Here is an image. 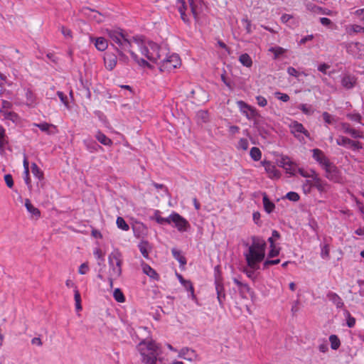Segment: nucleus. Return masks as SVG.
Here are the masks:
<instances>
[{"label":"nucleus","mask_w":364,"mask_h":364,"mask_svg":"<svg viewBox=\"0 0 364 364\" xmlns=\"http://www.w3.org/2000/svg\"><path fill=\"white\" fill-rule=\"evenodd\" d=\"M136 46L141 53L147 58L149 60L157 63L161 60L164 55L166 54L167 49L165 47H161L154 42L146 43L143 36H131L121 28L115 29V50L117 55L115 58L124 63L128 61L129 54L132 58L139 65L145 67L149 66V63L144 59H139L133 50Z\"/></svg>","instance_id":"f257e3e1"},{"label":"nucleus","mask_w":364,"mask_h":364,"mask_svg":"<svg viewBox=\"0 0 364 364\" xmlns=\"http://www.w3.org/2000/svg\"><path fill=\"white\" fill-rule=\"evenodd\" d=\"M247 248L243 252L247 266L252 269H259V264L264 261L267 243L264 240L258 236L251 237V243L243 242Z\"/></svg>","instance_id":"f03ea898"},{"label":"nucleus","mask_w":364,"mask_h":364,"mask_svg":"<svg viewBox=\"0 0 364 364\" xmlns=\"http://www.w3.org/2000/svg\"><path fill=\"white\" fill-rule=\"evenodd\" d=\"M137 349L141 357V362L144 364H156L157 358L161 353L159 345L154 341H141Z\"/></svg>","instance_id":"7ed1b4c3"},{"label":"nucleus","mask_w":364,"mask_h":364,"mask_svg":"<svg viewBox=\"0 0 364 364\" xmlns=\"http://www.w3.org/2000/svg\"><path fill=\"white\" fill-rule=\"evenodd\" d=\"M181 64V61L179 55L175 53L168 55L167 50L166 54L164 55L161 60L159 62V68L161 71L171 72L179 67Z\"/></svg>","instance_id":"20e7f679"},{"label":"nucleus","mask_w":364,"mask_h":364,"mask_svg":"<svg viewBox=\"0 0 364 364\" xmlns=\"http://www.w3.org/2000/svg\"><path fill=\"white\" fill-rule=\"evenodd\" d=\"M311 178L306 180L303 184V190L306 194L309 193L312 188H316L321 193L326 191L327 183L319 178L318 173Z\"/></svg>","instance_id":"39448f33"},{"label":"nucleus","mask_w":364,"mask_h":364,"mask_svg":"<svg viewBox=\"0 0 364 364\" xmlns=\"http://www.w3.org/2000/svg\"><path fill=\"white\" fill-rule=\"evenodd\" d=\"M171 224H173V227L176 228L179 232H186L191 228L189 222L180 214L176 212H173L170 215Z\"/></svg>","instance_id":"423d86ee"},{"label":"nucleus","mask_w":364,"mask_h":364,"mask_svg":"<svg viewBox=\"0 0 364 364\" xmlns=\"http://www.w3.org/2000/svg\"><path fill=\"white\" fill-rule=\"evenodd\" d=\"M279 166L282 167L287 173L294 176L298 168L296 163L294 162L289 156H282L279 160Z\"/></svg>","instance_id":"0eeeda50"},{"label":"nucleus","mask_w":364,"mask_h":364,"mask_svg":"<svg viewBox=\"0 0 364 364\" xmlns=\"http://www.w3.org/2000/svg\"><path fill=\"white\" fill-rule=\"evenodd\" d=\"M236 103L240 112L242 113L248 119H253L258 115L257 109L244 101L240 100Z\"/></svg>","instance_id":"6e6552de"},{"label":"nucleus","mask_w":364,"mask_h":364,"mask_svg":"<svg viewBox=\"0 0 364 364\" xmlns=\"http://www.w3.org/2000/svg\"><path fill=\"white\" fill-rule=\"evenodd\" d=\"M347 51L356 58L364 60V44L359 42L350 43L347 46Z\"/></svg>","instance_id":"1a4fd4ad"},{"label":"nucleus","mask_w":364,"mask_h":364,"mask_svg":"<svg viewBox=\"0 0 364 364\" xmlns=\"http://www.w3.org/2000/svg\"><path fill=\"white\" fill-rule=\"evenodd\" d=\"M215 290L217 299L220 306H223V302L225 299V293L220 276H216L215 279Z\"/></svg>","instance_id":"9d476101"},{"label":"nucleus","mask_w":364,"mask_h":364,"mask_svg":"<svg viewBox=\"0 0 364 364\" xmlns=\"http://www.w3.org/2000/svg\"><path fill=\"white\" fill-rule=\"evenodd\" d=\"M336 144L339 146H350L353 150H359L363 148L362 144L358 141H353L346 136H339L336 139Z\"/></svg>","instance_id":"9b49d317"},{"label":"nucleus","mask_w":364,"mask_h":364,"mask_svg":"<svg viewBox=\"0 0 364 364\" xmlns=\"http://www.w3.org/2000/svg\"><path fill=\"white\" fill-rule=\"evenodd\" d=\"M323 169L326 172V177L333 182H338L340 179L339 171L337 167L332 164L329 163Z\"/></svg>","instance_id":"f8f14e48"},{"label":"nucleus","mask_w":364,"mask_h":364,"mask_svg":"<svg viewBox=\"0 0 364 364\" xmlns=\"http://www.w3.org/2000/svg\"><path fill=\"white\" fill-rule=\"evenodd\" d=\"M312 153L314 159L316 161L322 166L323 168L329 163H331L328 157L321 149H314L312 150Z\"/></svg>","instance_id":"ddd939ff"},{"label":"nucleus","mask_w":364,"mask_h":364,"mask_svg":"<svg viewBox=\"0 0 364 364\" xmlns=\"http://www.w3.org/2000/svg\"><path fill=\"white\" fill-rule=\"evenodd\" d=\"M1 105L0 112L2 115L7 119L14 121L17 118V115L16 113L10 111L12 104L7 100H2Z\"/></svg>","instance_id":"4468645a"},{"label":"nucleus","mask_w":364,"mask_h":364,"mask_svg":"<svg viewBox=\"0 0 364 364\" xmlns=\"http://www.w3.org/2000/svg\"><path fill=\"white\" fill-rule=\"evenodd\" d=\"M265 171L268 174L269 178L272 179H278L280 178V171L277 167L269 161H264L263 163Z\"/></svg>","instance_id":"2eb2a0df"},{"label":"nucleus","mask_w":364,"mask_h":364,"mask_svg":"<svg viewBox=\"0 0 364 364\" xmlns=\"http://www.w3.org/2000/svg\"><path fill=\"white\" fill-rule=\"evenodd\" d=\"M23 92L26 97L25 104L28 107H35L38 104L37 97L35 93L30 88H24Z\"/></svg>","instance_id":"dca6fc26"},{"label":"nucleus","mask_w":364,"mask_h":364,"mask_svg":"<svg viewBox=\"0 0 364 364\" xmlns=\"http://www.w3.org/2000/svg\"><path fill=\"white\" fill-rule=\"evenodd\" d=\"M291 132L298 137L299 134H304L306 136L309 137V132L304 128L302 124L298 122H293L290 125Z\"/></svg>","instance_id":"f3484780"},{"label":"nucleus","mask_w":364,"mask_h":364,"mask_svg":"<svg viewBox=\"0 0 364 364\" xmlns=\"http://www.w3.org/2000/svg\"><path fill=\"white\" fill-rule=\"evenodd\" d=\"M33 126L39 128L42 132H46L49 135H53L58 132V129L56 126L47 122H43L39 124L33 123Z\"/></svg>","instance_id":"a211bd4d"},{"label":"nucleus","mask_w":364,"mask_h":364,"mask_svg":"<svg viewBox=\"0 0 364 364\" xmlns=\"http://www.w3.org/2000/svg\"><path fill=\"white\" fill-rule=\"evenodd\" d=\"M81 12L84 16L91 20H94L98 23L102 21V16L95 10L91 9L88 7H84L82 9Z\"/></svg>","instance_id":"6ab92c4d"},{"label":"nucleus","mask_w":364,"mask_h":364,"mask_svg":"<svg viewBox=\"0 0 364 364\" xmlns=\"http://www.w3.org/2000/svg\"><path fill=\"white\" fill-rule=\"evenodd\" d=\"M98 278L101 280V282L98 283V285L102 291L112 290L113 280L110 277H105L102 274L100 273L98 274Z\"/></svg>","instance_id":"aec40b11"},{"label":"nucleus","mask_w":364,"mask_h":364,"mask_svg":"<svg viewBox=\"0 0 364 364\" xmlns=\"http://www.w3.org/2000/svg\"><path fill=\"white\" fill-rule=\"evenodd\" d=\"M176 5L183 21L186 23H189V18L186 14V11L187 10V4L185 0H176Z\"/></svg>","instance_id":"412c9836"},{"label":"nucleus","mask_w":364,"mask_h":364,"mask_svg":"<svg viewBox=\"0 0 364 364\" xmlns=\"http://www.w3.org/2000/svg\"><path fill=\"white\" fill-rule=\"evenodd\" d=\"M178 357L189 361H193L196 359L197 354L195 350L192 349L183 348L178 352Z\"/></svg>","instance_id":"4be33fe9"},{"label":"nucleus","mask_w":364,"mask_h":364,"mask_svg":"<svg viewBox=\"0 0 364 364\" xmlns=\"http://www.w3.org/2000/svg\"><path fill=\"white\" fill-rule=\"evenodd\" d=\"M357 79L350 75H346L341 78V85L347 90L352 89L355 85Z\"/></svg>","instance_id":"5701e85b"},{"label":"nucleus","mask_w":364,"mask_h":364,"mask_svg":"<svg viewBox=\"0 0 364 364\" xmlns=\"http://www.w3.org/2000/svg\"><path fill=\"white\" fill-rule=\"evenodd\" d=\"M141 267H142V271L145 274L149 276L150 278L154 279L156 280H159V274L156 273V272L153 268L151 267L150 265L143 262L141 264Z\"/></svg>","instance_id":"b1692460"},{"label":"nucleus","mask_w":364,"mask_h":364,"mask_svg":"<svg viewBox=\"0 0 364 364\" xmlns=\"http://www.w3.org/2000/svg\"><path fill=\"white\" fill-rule=\"evenodd\" d=\"M25 207H26V210H28V212L31 215V217H33L36 219L40 218V216H41L40 210L31 204L29 199L25 200Z\"/></svg>","instance_id":"393cba45"},{"label":"nucleus","mask_w":364,"mask_h":364,"mask_svg":"<svg viewBox=\"0 0 364 364\" xmlns=\"http://www.w3.org/2000/svg\"><path fill=\"white\" fill-rule=\"evenodd\" d=\"M327 297L336 306L337 308H342L344 306L341 298L336 293L329 292L327 294Z\"/></svg>","instance_id":"a878e982"},{"label":"nucleus","mask_w":364,"mask_h":364,"mask_svg":"<svg viewBox=\"0 0 364 364\" xmlns=\"http://www.w3.org/2000/svg\"><path fill=\"white\" fill-rule=\"evenodd\" d=\"M262 201H263V205H264V210L267 213H272L274 210V209L275 208V205L274 203H272V201L269 200V199L266 193L263 194Z\"/></svg>","instance_id":"bb28decb"},{"label":"nucleus","mask_w":364,"mask_h":364,"mask_svg":"<svg viewBox=\"0 0 364 364\" xmlns=\"http://www.w3.org/2000/svg\"><path fill=\"white\" fill-rule=\"evenodd\" d=\"M31 172L33 175L38 178L39 181H41L44 178V174L42 170L37 166L36 163H33L31 164Z\"/></svg>","instance_id":"cd10ccee"},{"label":"nucleus","mask_w":364,"mask_h":364,"mask_svg":"<svg viewBox=\"0 0 364 364\" xmlns=\"http://www.w3.org/2000/svg\"><path fill=\"white\" fill-rule=\"evenodd\" d=\"M240 63L247 67L250 68L252 65V60L247 53H243L239 57Z\"/></svg>","instance_id":"c85d7f7f"},{"label":"nucleus","mask_w":364,"mask_h":364,"mask_svg":"<svg viewBox=\"0 0 364 364\" xmlns=\"http://www.w3.org/2000/svg\"><path fill=\"white\" fill-rule=\"evenodd\" d=\"M346 31L348 34L364 33V27L357 24L349 25L346 28Z\"/></svg>","instance_id":"c756f323"},{"label":"nucleus","mask_w":364,"mask_h":364,"mask_svg":"<svg viewBox=\"0 0 364 364\" xmlns=\"http://www.w3.org/2000/svg\"><path fill=\"white\" fill-rule=\"evenodd\" d=\"M281 21L283 23H289V26H296L298 24V22L294 19V16L287 14H284L282 16Z\"/></svg>","instance_id":"7c9ffc66"},{"label":"nucleus","mask_w":364,"mask_h":364,"mask_svg":"<svg viewBox=\"0 0 364 364\" xmlns=\"http://www.w3.org/2000/svg\"><path fill=\"white\" fill-rule=\"evenodd\" d=\"M173 257L179 262V263L182 265H185L186 264V259L184 256H183L181 252L175 248L171 250Z\"/></svg>","instance_id":"2f4dec72"},{"label":"nucleus","mask_w":364,"mask_h":364,"mask_svg":"<svg viewBox=\"0 0 364 364\" xmlns=\"http://www.w3.org/2000/svg\"><path fill=\"white\" fill-rule=\"evenodd\" d=\"M95 47L99 50H105L107 48V40L104 38H97L95 41Z\"/></svg>","instance_id":"473e14b6"},{"label":"nucleus","mask_w":364,"mask_h":364,"mask_svg":"<svg viewBox=\"0 0 364 364\" xmlns=\"http://www.w3.org/2000/svg\"><path fill=\"white\" fill-rule=\"evenodd\" d=\"M329 341L331 343V348L333 350H337L341 346V341L336 335H331L329 336Z\"/></svg>","instance_id":"72a5a7b5"},{"label":"nucleus","mask_w":364,"mask_h":364,"mask_svg":"<svg viewBox=\"0 0 364 364\" xmlns=\"http://www.w3.org/2000/svg\"><path fill=\"white\" fill-rule=\"evenodd\" d=\"M250 155L255 161H258L261 159L262 152L257 147H252L250 149Z\"/></svg>","instance_id":"f704fd0d"},{"label":"nucleus","mask_w":364,"mask_h":364,"mask_svg":"<svg viewBox=\"0 0 364 364\" xmlns=\"http://www.w3.org/2000/svg\"><path fill=\"white\" fill-rule=\"evenodd\" d=\"M96 139L104 145H111L112 144L111 139L100 132H97L96 134Z\"/></svg>","instance_id":"c9c22d12"},{"label":"nucleus","mask_w":364,"mask_h":364,"mask_svg":"<svg viewBox=\"0 0 364 364\" xmlns=\"http://www.w3.org/2000/svg\"><path fill=\"white\" fill-rule=\"evenodd\" d=\"M322 117H323L324 122L326 124H333L336 122V117L327 112H323Z\"/></svg>","instance_id":"e433bc0d"},{"label":"nucleus","mask_w":364,"mask_h":364,"mask_svg":"<svg viewBox=\"0 0 364 364\" xmlns=\"http://www.w3.org/2000/svg\"><path fill=\"white\" fill-rule=\"evenodd\" d=\"M297 170L300 175L304 178H312L313 176H315V175L317 173L315 171L312 169L305 170L302 168H298Z\"/></svg>","instance_id":"4c0bfd02"},{"label":"nucleus","mask_w":364,"mask_h":364,"mask_svg":"<svg viewBox=\"0 0 364 364\" xmlns=\"http://www.w3.org/2000/svg\"><path fill=\"white\" fill-rule=\"evenodd\" d=\"M148 247H149V243H148V242H146V241L141 242L139 245V248L140 252L141 253L143 257L146 259L149 258Z\"/></svg>","instance_id":"58836bf2"},{"label":"nucleus","mask_w":364,"mask_h":364,"mask_svg":"<svg viewBox=\"0 0 364 364\" xmlns=\"http://www.w3.org/2000/svg\"><path fill=\"white\" fill-rule=\"evenodd\" d=\"M116 223H117V227L124 231H127L129 229V225L126 223V221L122 217H118L117 218Z\"/></svg>","instance_id":"ea45409f"},{"label":"nucleus","mask_w":364,"mask_h":364,"mask_svg":"<svg viewBox=\"0 0 364 364\" xmlns=\"http://www.w3.org/2000/svg\"><path fill=\"white\" fill-rule=\"evenodd\" d=\"M269 51L274 53V59L277 58L279 55L284 54L286 50L282 47H272L269 49Z\"/></svg>","instance_id":"a19ab883"},{"label":"nucleus","mask_w":364,"mask_h":364,"mask_svg":"<svg viewBox=\"0 0 364 364\" xmlns=\"http://www.w3.org/2000/svg\"><path fill=\"white\" fill-rule=\"evenodd\" d=\"M321 257L323 259H328L330 257V247L328 244L321 247Z\"/></svg>","instance_id":"79ce46f5"},{"label":"nucleus","mask_w":364,"mask_h":364,"mask_svg":"<svg viewBox=\"0 0 364 364\" xmlns=\"http://www.w3.org/2000/svg\"><path fill=\"white\" fill-rule=\"evenodd\" d=\"M350 134L353 138L355 139H363L364 138V132L360 129H356L354 128H351Z\"/></svg>","instance_id":"37998d69"},{"label":"nucleus","mask_w":364,"mask_h":364,"mask_svg":"<svg viewBox=\"0 0 364 364\" xmlns=\"http://www.w3.org/2000/svg\"><path fill=\"white\" fill-rule=\"evenodd\" d=\"M306 9L311 12L319 14L321 12L323 9L313 3H308L306 4Z\"/></svg>","instance_id":"c03bdc74"},{"label":"nucleus","mask_w":364,"mask_h":364,"mask_svg":"<svg viewBox=\"0 0 364 364\" xmlns=\"http://www.w3.org/2000/svg\"><path fill=\"white\" fill-rule=\"evenodd\" d=\"M188 4L191 8V13L195 18V19H198V7L196 4H195L194 0H188Z\"/></svg>","instance_id":"a18cd8bd"},{"label":"nucleus","mask_w":364,"mask_h":364,"mask_svg":"<svg viewBox=\"0 0 364 364\" xmlns=\"http://www.w3.org/2000/svg\"><path fill=\"white\" fill-rule=\"evenodd\" d=\"M6 136L5 134V129L0 127V149H3L4 146L6 144Z\"/></svg>","instance_id":"49530a36"},{"label":"nucleus","mask_w":364,"mask_h":364,"mask_svg":"<svg viewBox=\"0 0 364 364\" xmlns=\"http://www.w3.org/2000/svg\"><path fill=\"white\" fill-rule=\"evenodd\" d=\"M155 220H156V223L160 225H164V224L170 225L171 224L170 215L167 218H163L161 215L156 214Z\"/></svg>","instance_id":"de8ad7c7"},{"label":"nucleus","mask_w":364,"mask_h":364,"mask_svg":"<svg viewBox=\"0 0 364 364\" xmlns=\"http://www.w3.org/2000/svg\"><path fill=\"white\" fill-rule=\"evenodd\" d=\"M115 301L123 303L125 301V296L119 289L115 288Z\"/></svg>","instance_id":"09e8293b"},{"label":"nucleus","mask_w":364,"mask_h":364,"mask_svg":"<svg viewBox=\"0 0 364 364\" xmlns=\"http://www.w3.org/2000/svg\"><path fill=\"white\" fill-rule=\"evenodd\" d=\"M299 109L301 110V112L307 115H310L313 113L311 106H309L306 104H301L299 106Z\"/></svg>","instance_id":"8fccbe9b"},{"label":"nucleus","mask_w":364,"mask_h":364,"mask_svg":"<svg viewBox=\"0 0 364 364\" xmlns=\"http://www.w3.org/2000/svg\"><path fill=\"white\" fill-rule=\"evenodd\" d=\"M347 117L352 121L362 123V117L359 113L348 114Z\"/></svg>","instance_id":"3c124183"},{"label":"nucleus","mask_w":364,"mask_h":364,"mask_svg":"<svg viewBox=\"0 0 364 364\" xmlns=\"http://www.w3.org/2000/svg\"><path fill=\"white\" fill-rule=\"evenodd\" d=\"M339 127H340V130L342 131L343 133L345 134H349L350 132V129L352 128V127L350 126V124L349 123H347V122H342L339 125Z\"/></svg>","instance_id":"603ef678"},{"label":"nucleus","mask_w":364,"mask_h":364,"mask_svg":"<svg viewBox=\"0 0 364 364\" xmlns=\"http://www.w3.org/2000/svg\"><path fill=\"white\" fill-rule=\"evenodd\" d=\"M249 147V142L247 139L242 138L238 141L237 148L246 151Z\"/></svg>","instance_id":"864d4df0"},{"label":"nucleus","mask_w":364,"mask_h":364,"mask_svg":"<svg viewBox=\"0 0 364 364\" xmlns=\"http://www.w3.org/2000/svg\"><path fill=\"white\" fill-rule=\"evenodd\" d=\"M119 87L122 89V90H124L125 92H124V96L128 97H131L132 95H133V90H132V88L129 86V85H119Z\"/></svg>","instance_id":"5fc2aeb1"},{"label":"nucleus","mask_w":364,"mask_h":364,"mask_svg":"<svg viewBox=\"0 0 364 364\" xmlns=\"http://www.w3.org/2000/svg\"><path fill=\"white\" fill-rule=\"evenodd\" d=\"M286 198L291 201L296 202L299 200V195L296 192H289L286 195Z\"/></svg>","instance_id":"6e6d98bb"},{"label":"nucleus","mask_w":364,"mask_h":364,"mask_svg":"<svg viewBox=\"0 0 364 364\" xmlns=\"http://www.w3.org/2000/svg\"><path fill=\"white\" fill-rule=\"evenodd\" d=\"M57 95L58 96V97L60 98V101L62 102V103L66 107H69V105H68V97L67 96L61 91H58L57 92Z\"/></svg>","instance_id":"4d7b16f0"},{"label":"nucleus","mask_w":364,"mask_h":364,"mask_svg":"<svg viewBox=\"0 0 364 364\" xmlns=\"http://www.w3.org/2000/svg\"><path fill=\"white\" fill-rule=\"evenodd\" d=\"M233 282L238 287V288L240 289V291L249 289V287L247 284H243L242 282L239 281L237 278H234Z\"/></svg>","instance_id":"13d9d810"},{"label":"nucleus","mask_w":364,"mask_h":364,"mask_svg":"<svg viewBox=\"0 0 364 364\" xmlns=\"http://www.w3.org/2000/svg\"><path fill=\"white\" fill-rule=\"evenodd\" d=\"M280 262L279 259H267L263 263L264 268H268L271 265L277 264Z\"/></svg>","instance_id":"bf43d9fd"},{"label":"nucleus","mask_w":364,"mask_h":364,"mask_svg":"<svg viewBox=\"0 0 364 364\" xmlns=\"http://www.w3.org/2000/svg\"><path fill=\"white\" fill-rule=\"evenodd\" d=\"M60 31L62 33V34L65 37V38H72V31H70V29L62 26L60 28Z\"/></svg>","instance_id":"052dcab7"},{"label":"nucleus","mask_w":364,"mask_h":364,"mask_svg":"<svg viewBox=\"0 0 364 364\" xmlns=\"http://www.w3.org/2000/svg\"><path fill=\"white\" fill-rule=\"evenodd\" d=\"M257 103L259 106L264 107L267 105V100L263 96H257L256 97Z\"/></svg>","instance_id":"680f3d73"},{"label":"nucleus","mask_w":364,"mask_h":364,"mask_svg":"<svg viewBox=\"0 0 364 364\" xmlns=\"http://www.w3.org/2000/svg\"><path fill=\"white\" fill-rule=\"evenodd\" d=\"M4 181L9 188H11L14 186V181L11 174H6L4 176Z\"/></svg>","instance_id":"e2e57ef3"},{"label":"nucleus","mask_w":364,"mask_h":364,"mask_svg":"<svg viewBox=\"0 0 364 364\" xmlns=\"http://www.w3.org/2000/svg\"><path fill=\"white\" fill-rule=\"evenodd\" d=\"M275 95L277 96V98L282 102H286L289 100V96L286 93H282V92H277L275 93Z\"/></svg>","instance_id":"0e129e2a"},{"label":"nucleus","mask_w":364,"mask_h":364,"mask_svg":"<svg viewBox=\"0 0 364 364\" xmlns=\"http://www.w3.org/2000/svg\"><path fill=\"white\" fill-rule=\"evenodd\" d=\"M347 314H348L347 321H346L347 326L349 328H353L355 324V319L354 317L351 316L348 312L347 313Z\"/></svg>","instance_id":"69168bd1"},{"label":"nucleus","mask_w":364,"mask_h":364,"mask_svg":"<svg viewBox=\"0 0 364 364\" xmlns=\"http://www.w3.org/2000/svg\"><path fill=\"white\" fill-rule=\"evenodd\" d=\"M88 270H89V267H88L87 264L82 263L79 267L78 272L80 274H85L88 272Z\"/></svg>","instance_id":"338daca9"},{"label":"nucleus","mask_w":364,"mask_h":364,"mask_svg":"<svg viewBox=\"0 0 364 364\" xmlns=\"http://www.w3.org/2000/svg\"><path fill=\"white\" fill-rule=\"evenodd\" d=\"M287 73L289 75H291V76H294V77H298L300 75L299 72L297 71L293 67H289L287 68Z\"/></svg>","instance_id":"774afa93"}]
</instances>
